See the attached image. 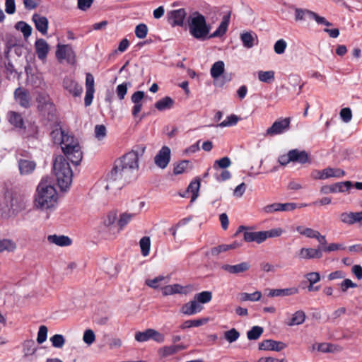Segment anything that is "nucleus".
<instances>
[{
	"label": "nucleus",
	"mask_w": 362,
	"mask_h": 362,
	"mask_svg": "<svg viewBox=\"0 0 362 362\" xmlns=\"http://www.w3.org/2000/svg\"><path fill=\"white\" fill-rule=\"evenodd\" d=\"M50 136L55 144L61 146L62 150L68 160L76 165L81 163L83 153L76 139L69 135L59 124H56L53 127Z\"/></svg>",
	"instance_id": "1"
},
{
	"label": "nucleus",
	"mask_w": 362,
	"mask_h": 362,
	"mask_svg": "<svg viewBox=\"0 0 362 362\" xmlns=\"http://www.w3.org/2000/svg\"><path fill=\"white\" fill-rule=\"evenodd\" d=\"M139 169V161L134 153H127L115 162V165L107 175L108 184L106 189L110 187L111 183L124 179L130 178L132 175Z\"/></svg>",
	"instance_id": "2"
},
{
	"label": "nucleus",
	"mask_w": 362,
	"mask_h": 362,
	"mask_svg": "<svg viewBox=\"0 0 362 362\" xmlns=\"http://www.w3.org/2000/svg\"><path fill=\"white\" fill-rule=\"evenodd\" d=\"M58 202V194L48 178H43L38 184L34 199V206L42 211H52Z\"/></svg>",
	"instance_id": "3"
},
{
	"label": "nucleus",
	"mask_w": 362,
	"mask_h": 362,
	"mask_svg": "<svg viewBox=\"0 0 362 362\" xmlns=\"http://www.w3.org/2000/svg\"><path fill=\"white\" fill-rule=\"evenodd\" d=\"M53 171L61 190L68 189L72 182L73 173L69 163L63 156H58L54 158Z\"/></svg>",
	"instance_id": "4"
},
{
	"label": "nucleus",
	"mask_w": 362,
	"mask_h": 362,
	"mask_svg": "<svg viewBox=\"0 0 362 362\" xmlns=\"http://www.w3.org/2000/svg\"><path fill=\"white\" fill-rule=\"evenodd\" d=\"M189 32L194 38L204 41L209 38L211 26L206 23L205 17L199 12H193L189 16Z\"/></svg>",
	"instance_id": "5"
},
{
	"label": "nucleus",
	"mask_w": 362,
	"mask_h": 362,
	"mask_svg": "<svg viewBox=\"0 0 362 362\" xmlns=\"http://www.w3.org/2000/svg\"><path fill=\"white\" fill-rule=\"evenodd\" d=\"M55 56L60 62L64 60L69 64H74L76 59L75 52L70 45L58 44L57 45Z\"/></svg>",
	"instance_id": "6"
},
{
	"label": "nucleus",
	"mask_w": 362,
	"mask_h": 362,
	"mask_svg": "<svg viewBox=\"0 0 362 362\" xmlns=\"http://www.w3.org/2000/svg\"><path fill=\"white\" fill-rule=\"evenodd\" d=\"M291 119L288 117L281 118L276 120L272 125L268 128L264 134L265 136H274L281 134L289 129Z\"/></svg>",
	"instance_id": "7"
},
{
	"label": "nucleus",
	"mask_w": 362,
	"mask_h": 362,
	"mask_svg": "<svg viewBox=\"0 0 362 362\" xmlns=\"http://www.w3.org/2000/svg\"><path fill=\"white\" fill-rule=\"evenodd\" d=\"M240 233H243V239L245 242H255L258 244H260L266 240V236L263 231H252L247 229L244 226H240L238 227L235 235H238Z\"/></svg>",
	"instance_id": "8"
},
{
	"label": "nucleus",
	"mask_w": 362,
	"mask_h": 362,
	"mask_svg": "<svg viewBox=\"0 0 362 362\" xmlns=\"http://www.w3.org/2000/svg\"><path fill=\"white\" fill-rule=\"evenodd\" d=\"M15 101L22 107L28 109L32 105V97L30 92L21 87L17 88L14 91Z\"/></svg>",
	"instance_id": "9"
},
{
	"label": "nucleus",
	"mask_w": 362,
	"mask_h": 362,
	"mask_svg": "<svg viewBox=\"0 0 362 362\" xmlns=\"http://www.w3.org/2000/svg\"><path fill=\"white\" fill-rule=\"evenodd\" d=\"M162 293L163 296H170L174 294H184L187 295L192 291V285L182 286L178 284L172 285H166L161 288Z\"/></svg>",
	"instance_id": "10"
},
{
	"label": "nucleus",
	"mask_w": 362,
	"mask_h": 362,
	"mask_svg": "<svg viewBox=\"0 0 362 362\" xmlns=\"http://www.w3.org/2000/svg\"><path fill=\"white\" fill-rule=\"evenodd\" d=\"M298 208L296 203H273L264 206L262 211L265 214H273L279 211H291Z\"/></svg>",
	"instance_id": "11"
},
{
	"label": "nucleus",
	"mask_w": 362,
	"mask_h": 362,
	"mask_svg": "<svg viewBox=\"0 0 362 362\" xmlns=\"http://www.w3.org/2000/svg\"><path fill=\"white\" fill-rule=\"evenodd\" d=\"M37 109L42 114H52L55 110L53 103L50 101L48 95L39 94L36 98Z\"/></svg>",
	"instance_id": "12"
},
{
	"label": "nucleus",
	"mask_w": 362,
	"mask_h": 362,
	"mask_svg": "<svg viewBox=\"0 0 362 362\" xmlns=\"http://www.w3.org/2000/svg\"><path fill=\"white\" fill-rule=\"evenodd\" d=\"M170 148L163 146L154 158L155 164L161 169H165L170 160Z\"/></svg>",
	"instance_id": "13"
},
{
	"label": "nucleus",
	"mask_w": 362,
	"mask_h": 362,
	"mask_svg": "<svg viewBox=\"0 0 362 362\" xmlns=\"http://www.w3.org/2000/svg\"><path fill=\"white\" fill-rule=\"evenodd\" d=\"M352 187V182L351 181H344L337 182L331 185H324L320 188V192L322 194H329L336 192H344L349 189Z\"/></svg>",
	"instance_id": "14"
},
{
	"label": "nucleus",
	"mask_w": 362,
	"mask_h": 362,
	"mask_svg": "<svg viewBox=\"0 0 362 362\" xmlns=\"http://www.w3.org/2000/svg\"><path fill=\"white\" fill-rule=\"evenodd\" d=\"M300 259L308 260L320 259L322 257V250L320 248L302 247L296 254Z\"/></svg>",
	"instance_id": "15"
},
{
	"label": "nucleus",
	"mask_w": 362,
	"mask_h": 362,
	"mask_svg": "<svg viewBox=\"0 0 362 362\" xmlns=\"http://www.w3.org/2000/svg\"><path fill=\"white\" fill-rule=\"evenodd\" d=\"M286 344L280 341L265 339L259 344V349L262 351H281L286 348Z\"/></svg>",
	"instance_id": "16"
},
{
	"label": "nucleus",
	"mask_w": 362,
	"mask_h": 362,
	"mask_svg": "<svg viewBox=\"0 0 362 362\" xmlns=\"http://www.w3.org/2000/svg\"><path fill=\"white\" fill-rule=\"evenodd\" d=\"M187 16L184 8L173 10L168 12V21L172 26H182Z\"/></svg>",
	"instance_id": "17"
},
{
	"label": "nucleus",
	"mask_w": 362,
	"mask_h": 362,
	"mask_svg": "<svg viewBox=\"0 0 362 362\" xmlns=\"http://www.w3.org/2000/svg\"><path fill=\"white\" fill-rule=\"evenodd\" d=\"M340 221L348 225L358 223L362 228V211L357 212H344L340 215Z\"/></svg>",
	"instance_id": "18"
},
{
	"label": "nucleus",
	"mask_w": 362,
	"mask_h": 362,
	"mask_svg": "<svg viewBox=\"0 0 362 362\" xmlns=\"http://www.w3.org/2000/svg\"><path fill=\"white\" fill-rule=\"evenodd\" d=\"M35 49L37 58L45 62L49 52V45L47 41L42 38L37 39L35 42Z\"/></svg>",
	"instance_id": "19"
},
{
	"label": "nucleus",
	"mask_w": 362,
	"mask_h": 362,
	"mask_svg": "<svg viewBox=\"0 0 362 362\" xmlns=\"http://www.w3.org/2000/svg\"><path fill=\"white\" fill-rule=\"evenodd\" d=\"M63 86L64 89L69 91L74 96H80L83 91L82 86L69 77H66L64 79Z\"/></svg>",
	"instance_id": "20"
},
{
	"label": "nucleus",
	"mask_w": 362,
	"mask_h": 362,
	"mask_svg": "<svg viewBox=\"0 0 362 362\" xmlns=\"http://www.w3.org/2000/svg\"><path fill=\"white\" fill-rule=\"evenodd\" d=\"M32 21L35 24V28L42 35H46L48 30L49 21L45 16H40L38 13H34L32 16Z\"/></svg>",
	"instance_id": "21"
},
{
	"label": "nucleus",
	"mask_w": 362,
	"mask_h": 362,
	"mask_svg": "<svg viewBox=\"0 0 362 362\" xmlns=\"http://www.w3.org/2000/svg\"><path fill=\"white\" fill-rule=\"evenodd\" d=\"M202 310L203 306L194 299L184 304L182 306L180 311L182 314L190 316L200 313Z\"/></svg>",
	"instance_id": "22"
},
{
	"label": "nucleus",
	"mask_w": 362,
	"mask_h": 362,
	"mask_svg": "<svg viewBox=\"0 0 362 362\" xmlns=\"http://www.w3.org/2000/svg\"><path fill=\"white\" fill-rule=\"evenodd\" d=\"M289 153L292 163H298L303 165L310 162L308 153L304 150L300 151L295 148L290 150Z\"/></svg>",
	"instance_id": "23"
},
{
	"label": "nucleus",
	"mask_w": 362,
	"mask_h": 362,
	"mask_svg": "<svg viewBox=\"0 0 362 362\" xmlns=\"http://www.w3.org/2000/svg\"><path fill=\"white\" fill-rule=\"evenodd\" d=\"M250 267V265L247 262H243L240 264L230 265L228 264H223L221 269L230 274H238L247 271Z\"/></svg>",
	"instance_id": "24"
},
{
	"label": "nucleus",
	"mask_w": 362,
	"mask_h": 362,
	"mask_svg": "<svg viewBox=\"0 0 362 362\" xmlns=\"http://www.w3.org/2000/svg\"><path fill=\"white\" fill-rule=\"evenodd\" d=\"M240 40L247 49H250L258 43L257 35L252 31L243 33L240 35Z\"/></svg>",
	"instance_id": "25"
},
{
	"label": "nucleus",
	"mask_w": 362,
	"mask_h": 362,
	"mask_svg": "<svg viewBox=\"0 0 362 362\" xmlns=\"http://www.w3.org/2000/svg\"><path fill=\"white\" fill-rule=\"evenodd\" d=\"M47 240L49 243L61 247L69 246L71 244V240L64 235H49L47 236Z\"/></svg>",
	"instance_id": "26"
},
{
	"label": "nucleus",
	"mask_w": 362,
	"mask_h": 362,
	"mask_svg": "<svg viewBox=\"0 0 362 362\" xmlns=\"http://www.w3.org/2000/svg\"><path fill=\"white\" fill-rule=\"evenodd\" d=\"M36 166L35 162L25 159L18 161V168L21 175H28L33 172Z\"/></svg>",
	"instance_id": "27"
},
{
	"label": "nucleus",
	"mask_w": 362,
	"mask_h": 362,
	"mask_svg": "<svg viewBox=\"0 0 362 362\" xmlns=\"http://www.w3.org/2000/svg\"><path fill=\"white\" fill-rule=\"evenodd\" d=\"M7 117L8 122L16 128H24V120L20 113L10 111L7 114Z\"/></svg>",
	"instance_id": "28"
},
{
	"label": "nucleus",
	"mask_w": 362,
	"mask_h": 362,
	"mask_svg": "<svg viewBox=\"0 0 362 362\" xmlns=\"http://www.w3.org/2000/svg\"><path fill=\"white\" fill-rule=\"evenodd\" d=\"M185 349L184 345L178 344V345H171V346H165L160 348L158 351L159 354L162 357H168L169 356H172L176 353H177L180 350H183Z\"/></svg>",
	"instance_id": "29"
},
{
	"label": "nucleus",
	"mask_w": 362,
	"mask_h": 362,
	"mask_svg": "<svg viewBox=\"0 0 362 362\" xmlns=\"http://www.w3.org/2000/svg\"><path fill=\"white\" fill-rule=\"evenodd\" d=\"M298 293V289L296 287H291L287 288L281 289H272L269 293V296L271 297L276 296H288L296 295Z\"/></svg>",
	"instance_id": "30"
},
{
	"label": "nucleus",
	"mask_w": 362,
	"mask_h": 362,
	"mask_svg": "<svg viewBox=\"0 0 362 362\" xmlns=\"http://www.w3.org/2000/svg\"><path fill=\"white\" fill-rule=\"evenodd\" d=\"M230 16H224L221 23L217 29L210 35H209V38H213L216 37H221L223 35L228 29V26L229 24Z\"/></svg>",
	"instance_id": "31"
},
{
	"label": "nucleus",
	"mask_w": 362,
	"mask_h": 362,
	"mask_svg": "<svg viewBox=\"0 0 362 362\" xmlns=\"http://www.w3.org/2000/svg\"><path fill=\"white\" fill-rule=\"evenodd\" d=\"M170 280L169 276H164L162 275L158 276L155 277L153 279H146V284L153 288V289H158L162 288L163 283L167 284Z\"/></svg>",
	"instance_id": "32"
},
{
	"label": "nucleus",
	"mask_w": 362,
	"mask_h": 362,
	"mask_svg": "<svg viewBox=\"0 0 362 362\" xmlns=\"http://www.w3.org/2000/svg\"><path fill=\"white\" fill-rule=\"evenodd\" d=\"M293 9L295 11V21L297 22L306 21L308 18L311 19L313 15V11L308 9L297 7H293Z\"/></svg>",
	"instance_id": "33"
},
{
	"label": "nucleus",
	"mask_w": 362,
	"mask_h": 362,
	"mask_svg": "<svg viewBox=\"0 0 362 362\" xmlns=\"http://www.w3.org/2000/svg\"><path fill=\"white\" fill-rule=\"evenodd\" d=\"M224 62L223 61H218L213 64V65L211 66V68L210 69V74L211 77L214 80H216L224 73Z\"/></svg>",
	"instance_id": "34"
},
{
	"label": "nucleus",
	"mask_w": 362,
	"mask_h": 362,
	"mask_svg": "<svg viewBox=\"0 0 362 362\" xmlns=\"http://www.w3.org/2000/svg\"><path fill=\"white\" fill-rule=\"evenodd\" d=\"M22 346L23 356L25 358L33 355L37 350L35 342L32 339L24 341Z\"/></svg>",
	"instance_id": "35"
},
{
	"label": "nucleus",
	"mask_w": 362,
	"mask_h": 362,
	"mask_svg": "<svg viewBox=\"0 0 362 362\" xmlns=\"http://www.w3.org/2000/svg\"><path fill=\"white\" fill-rule=\"evenodd\" d=\"M15 28L23 33L25 40H27L32 34V27L25 21H18L15 24Z\"/></svg>",
	"instance_id": "36"
},
{
	"label": "nucleus",
	"mask_w": 362,
	"mask_h": 362,
	"mask_svg": "<svg viewBox=\"0 0 362 362\" xmlns=\"http://www.w3.org/2000/svg\"><path fill=\"white\" fill-rule=\"evenodd\" d=\"M209 322V318H202L197 320H188L185 321L181 325L180 328L182 329L191 328V327H197L202 325L206 324Z\"/></svg>",
	"instance_id": "37"
},
{
	"label": "nucleus",
	"mask_w": 362,
	"mask_h": 362,
	"mask_svg": "<svg viewBox=\"0 0 362 362\" xmlns=\"http://www.w3.org/2000/svg\"><path fill=\"white\" fill-rule=\"evenodd\" d=\"M317 351L322 353H335L341 351V348L329 343H320L317 344Z\"/></svg>",
	"instance_id": "38"
},
{
	"label": "nucleus",
	"mask_w": 362,
	"mask_h": 362,
	"mask_svg": "<svg viewBox=\"0 0 362 362\" xmlns=\"http://www.w3.org/2000/svg\"><path fill=\"white\" fill-rule=\"evenodd\" d=\"M17 246L14 241L11 239L4 238L0 239V252H13L16 250Z\"/></svg>",
	"instance_id": "39"
},
{
	"label": "nucleus",
	"mask_w": 362,
	"mask_h": 362,
	"mask_svg": "<svg viewBox=\"0 0 362 362\" xmlns=\"http://www.w3.org/2000/svg\"><path fill=\"white\" fill-rule=\"evenodd\" d=\"M173 103L174 102L173 99L170 97L166 96L157 101L155 104V107L157 110L160 111H163L165 110L170 109L173 107Z\"/></svg>",
	"instance_id": "40"
},
{
	"label": "nucleus",
	"mask_w": 362,
	"mask_h": 362,
	"mask_svg": "<svg viewBox=\"0 0 362 362\" xmlns=\"http://www.w3.org/2000/svg\"><path fill=\"white\" fill-rule=\"evenodd\" d=\"M322 172L324 180L329 177H341L345 174L344 171L339 168H327L322 170Z\"/></svg>",
	"instance_id": "41"
},
{
	"label": "nucleus",
	"mask_w": 362,
	"mask_h": 362,
	"mask_svg": "<svg viewBox=\"0 0 362 362\" xmlns=\"http://www.w3.org/2000/svg\"><path fill=\"white\" fill-rule=\"evenodd\" d=\"M262 297V293L260 291H255L252 293H240L238 295V299L241 302L244 301H258L260 300Z\"/></svg>",
	"instance_id": "42"
},
{
	"label": "nucleus",
	"mask_w": 362,
	"mask_h": 362,
	"mask_svg": "<svg viewBox=\"0 0 362 362\" xmlns=\"http://www.w3.org/2000/svg\"><path fill=\"white\" fill-rule=\"evenodd\" d=\"M305 320V314L302 310L296 311L292 316L291 320L287 322L288 326L299 325L303 324Z\"/></svg>",
	"instance_id": "43"
},
{
	"label": "nucleus",
	"mask_w": 362,
	"mask_h": 362,
	"mask_svg": "<svg viewBox=\"0 0 362 362\" xmlns=\"http://www.w3.org/2000/svg\"><path fill=\"white\" fill-rule=\"evenodd\" d=\"M264 332L263 327L260 326H253L247 332V337L249 340H257L258 339Z\"/></svg>",
	"instance_id": "44"
},
{
	"label": "nucleus",
	"mask_w": 362,
	"mask_h": 362,
	"mask_svg": "<svg viewBox=\"0 0 362 362\" xmlns=\"http://www.w3.org/2000/svg\"><path fill=\"white\" fill-rule=\"evenodd\" d=\"M194 299L199 304L207 303L212 299V293L208 291L200 292L194 296Z\"/></svg>",
	"instance_id": "45"
},
{
	"label": "nucleus",
	"mask_w": 362,
	"mask_h": 362,
	"mask_svg": "<svg viewBox=\"0 0 362 362\" xmlns=\"http://www.w3.org/2000/svg\"><path fill=\"white\" fill-rule=\"evenodd\" d=\"M139 245L142 255L144 257L148 255L151 247L150 238L147 236L141 238L139 240Z\"/></svg>",
	"instance_id": "46"
},
{
	"label": "nucleus",
	"mask_w": 362,
	"mask_h": 362,
	"mask_svg": "<svg viewBox=\"0 0 362 362\" xmlns=\"http://www.w3.org/2000/svg\"><path fill=\"white\" fill-rule=\"evenodd\" d=\"M132 86L130 82H124L121 84H119L116 88V94L117 98L122 100L124 98L128 88Z\"/></svg>",
	"instance_id": "47"
},
{
	"label": "nucleus",
	"mask_w": 362,
	"mask_h": 362,
	"mask_svg": "<svg viewBox=\"0 0 362 362\" xmlns=\"http://www.w3.org/2000/svg\"><path fill=\"white\" fill-rule=\"evenodd\" d=\"M200 187V182L199 180L192 181L187 187V192L192 193L191 201H194L198 197V192Z\"/></svg>",
	"instance_id": "48"
},
{
	"label": "nucleus",
	"mask_w": 362,
	"mask_h": 362,
	"mask_svg": "<svg viewBox=\"0 0 362 362\" xmlns=\"http://www.w3.org/2000/svg\"><path fill=\"white\" fill-rule=\"evenodd\" d=\"M258 79L261 82L270 83L274 79V71H258Z\"/></svg>",
	"instance_id": "49"
},
{
	"label": "nucleus",
	"mask_w": 362,
	"mask_h": 362,
	"mask_svg": "<svg viewBox=\"0 0 362 362\" xmlns=\"http://www.w3.org/2000/svg\"><path fill=\"white\" fill-rule=\"evenodd\" d=\"M230 165H231L230 159L228 157L225 156L219 160H215L214 163V165H213V168L216 170L220 168L224 170V169H226L227 168L230 167Z\"/></svg>",
	"instance_id": "50"
},
{
	"label": "nucleus",
	"mask_w": 362,
	"mask_h": 362,
	"mask_svg": "<svg viewBox=\"0 0 362 362\" xmlns=\"http://www.w3.org/2000/svg\"><path fill=\"white\" fill-rule=\"evenodd\" d=\"M134 214L123 213L119 216L117 224L119 230H122L134 217Z\"/></svg>",
	"instance_id": "51"
},
{
	"label": "nucleus",
	"mask_w": 362,
	"mask_h": 362,
	"mask_svg": "<svg viewBox=\"0 0 362 362\" xmlns=\"http://www.w3.org/2000/svg\"><path fill=\"white\" fill-rule=\"evenodd\" d=\"M297 232H298L300 235L305 236L308 238H315L318 233L317 230H315L310 228H304L303 226H298L296 228Z\"/></svg>",
	"instance_id": "52"
},
{
	"label": "nucleus",
	"mask_w": 362,
	"mask_h": 362,
	"mask_svg": "<svg viewBox=\"0 0 362 362\" xmlns=\"http://www.w3.org/2000/svg\"><path fill=\"white\" fill-rule=\"evenodd\" d=\"M117 220V214L115 211H110L103 218V224L106 228H110L114 225Z\"/></svg>",
	"instance_id": "53"
},
{
	"label": "nucleus",
	"mask_w": 362,
	"mask_h": 362,
	"mask_svg": "<svg viewBox=\"0 0 362 362\" xmlns=\"http://www.w3.org/2000/svg\"><path fill=\"white\" fill-rule=\"evenodd\" d=\"M152 329H147L144 332H137L135 333V339L139 342L147 341L151 339Z\"/></svg>",
	"instance_id": "54"
},
{
	"label": "nucleus",
	"mask_w": 362,
	"mask_h": 362,
	"mask_svg": "<svg viewBox=\"0 0 362 362\" xmlns=\"http://www.w3.org/2000/svg\"><path fill=\"white\" fill-rule=\"evenodd\" d=\"M52 345L54 348L60 349L62 348L65 344V339L62 334H54L49 339Z\"/></svg>",
	"instance_id": "55"
},
{
	"label": "nucleus",
	"mask_w": 362,
	"mask_h": 362,
	"mask_svg": "<svg viewBox=\"0 0 362 362\" xmlns=\"http://www.w3.org/2000/svg\"><path fill=\"white\" fill-rule=\"evenodd\" d=\"M240 337V333L235 328H232L224 332V337L229 343H233L238 340Z\"/></svg>",
	"instance_id": "56"
},
{
	"label": "nucleus",
	"mask_w": 362,
	"mask_h": 362,
	"mask_svg": "<svg viewBox=\"0 0 362 362\" xmlns=\"http://www.w3.org/2000/svg\"><path fill=\"white\" fill-rule=\"evenodd\" d=\"M95 334L94 332L90 329L85 330L83 335V341H84V343L90 346L95 341Z\"/></svg>",
	"instance_id": "57"
},
{
	"label": "nucleus",
	"mask_w": 362,
	"mask_h": 362,
	"mask_svg": "<svg viewBox=\"0 0 362 362\" xmlns=\"http://www.w3.org/2000/svg\"><path fill=\"white\" fill-rule=\"evenodd\" d=\"M148 33V27L144 23H140L135 28V35L139 39H144Z\"/></svg>",
	"instance_id": "58"
},
{
	"label": "nucleus",
	"mask_w": 362,
	"mask_h": 362,
	"mask_svg": "<svg viewBox=\"0 0 362 362\" xmlns=\"http://www.w3.org/2000/svg\"><path fill=\"white\" fill-rule=\"evenodd\" d=\"M238 121V117L235 115L228 116L226 119L218 124V127H226L235 125Z\"/></svg>",
	"instance_id": "59"
},
{
	"label": "nucleus",
	"mask_w": 362,
	"mask_h": 362,
	"mask_svg": "<svg viewBox=\"0 0 362 362\" xmlns=\"http://www.w3.org/2000/svg\"><path fill=\"white\" fill-rule=\"evenodd\" d=\"M286 47V42L284 39H280L275 42L274 49L277 54H281L284 53Z\"/></svg>",
	"instance_id": "60"
},
{
	"label": "nucleus",
	"mask_w": 362,
	"mask_h": 362,
	"mask_svg": "<svg viewBox=\"0 0 362 362\" xmlns=\"http://www.w3.org/2000/svg\"><path fill=\"white\" fill-rule=\"evenodd\" d=\"M95 136L98 140H102L106 136V127L103 124H98L95 127Z\"/></svg>",
	"instance_id": "61"
},
{
	"label": "nucleus",
	"mask_w": 362,
	"mask_h": 362,
	"mask_svg": "<svg viewBox=\"0 0 362 362\" xmlns=\"http://www.w3.org/2000/svg\"><path fill=\"white\" fill-rule=\"evenodd\" d=\"M189 166V161L188 160H182L178 164H177L173 170V173L175 175H179L184 173Z\"/></svg>",
	"instance_id": "62"
},
{
	"label": "nucleus",
	"mask_w": 362,
	"mask_h": 362,
	"mask_svg": "<svg viewBox=\"0 0 362 362\" xmlns=\"http://www.w3.org/2000/svg\"><path fill=\"white\" fill-rule=\"evenodd\" d=\"M47 327L46 326L41 325L40 327L37 337V341L39 344H42L46 341L47 337Z\"/></svg>",
	"instance_id": "63"
},
{
	"label": "nucleus",
	"mask_w": 362,
	"mask_h": 362,
	"mask_svg": "<svg viewBox=\"0 0 362 362\" xmlns=\"http://www.w3.org/2000/svg\"><path fill=\"white\" fill-rule=\"evenodd\" d=\"M340 117L344 122H349L352 118V112L351 109L349 107L342 108L340 111Z\"/></svg>",
	"instance_id": "64"
}]
</instances>
